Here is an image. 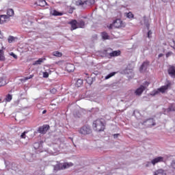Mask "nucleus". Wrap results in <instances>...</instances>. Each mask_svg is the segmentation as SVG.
<instances>
[{
  "label": "nucleus",
  "instance_id": "412c9836",
  "mask_svg": "<svg viewBox=\"0 0 175 175\" xmlns=\"http://www.w3.org/2000/svg\"><path fill=\"white\" fill-rule=\"evenodd\" d=\"M37 5H38V6H42V7H43V6H46V5H47V3L46 2L45 0H38V1H37Z\"/></svg>",
  "mask_w": 175,
  "mask_h": 175
},
{
  "label": "nucleus",
  "instance_id": "a19ab883",
  "mask_svg": "<svg viewBox=\"0 0 175 175\" xmlns=\"http://www.w3.org/2000/svg\"><path fill=\"white\" fill-rule=\"evenodd\" d=\"M27 79V77H24V78H22L21 79V81H22V83H25V81H27V80L28 79Z\"/></svg>",
  "mask_w": 175,
  "mask_h": 175
},
{
  "label": "nucleus",
  "instance_id": "39448f33",
  "mask_svg": "<svg viewBox=\"0 0 175 175\" xmlns=\"http://www.w3.org/2000/svg\"><path fill=\"white\" fill-rule=\"evenodd\" d=\"M161 162H165V157H155V158L152 159L150 161V163H152V165L153 166H155V165H157V163H161Z\"/></svg>",
  "mask_w": 175,
  "mask_h": 175
},
{
  "label": "nucleus",
  "instance_id": "3c124183",
  "mask_svg": "<svg viewBox=\"0 0 175 175\" xmlns=\"http://www.w3.org/2000/svg\"><path fill=\"white\" fill-rule=\"evenodd\" d=\"M162 56V54H159V57H161Z\"/></svg>",
  "mask_w": 175,
  "mask_h": 175
},
{
  "label": "nucleus",
  "instance_id": "4be33fe9",
  "mask_svg": "<svg viewBox=\"0 0 175 175\" xmlns=\"http://www.w3.org/2000/svg\"><path fill=\"white\" fill-rule=\"evenodd\" d=\"M52 55L53 57H57L58 58H60V57H62V53L58 51H55L52 53Z\"/></svg>",
  "mask_w": 175,
  "mask_h": 175
},
{
  "label": "nucleus",
  "instance_id": "6e6552de",
  "mask_svg": "<svg viewBox=\"0 0 175 175\" xmlns=\"http://www.w3.org/2000/svg\"><path fill=\"white\" fill-rule=\"evenodd\" d=\"M49 128H50V126L47 124L43 125L42 126H40L38 128V132H39V133H42V135H44V133L47 132V130Z\"/></svg>",
  "mask_w": 175,
  "mask_h": 175
},
{
  "label": "nucleus",
  "instance_id": "72a5a7b5",
  "mask_svg": "<svg viewBox=\"0 0 175 175\" xmlns=\"http://www.w3.org/2000/svg\"><path fill=\"white\" fill-rule=\"evenodd\" d=\"M86 82L88 83V84H90V85H91V84H92V78L88 77L86 79Z\"/></svg>",
  "mask_w": 175,
  "mask_h": 175
},
{
  "label": "nucleus",
  "instance_id": "a878e982",
  "mask_svg": "<svg viewBox=\"0 0 175 175\" xmlns=\"http://www.w3.org/2000/svg\"><path fill=\"white\" fill-rule=\"evenodd\" d=\"M42 64H43V59H39L38 60L34 62L33 65H42Z\"/></svg>",
  "mask_w": 175,
  "mask_h": 175
},
{
  "label": "nucleus",
  "instance_id": "1a4fd4ad",
  "mask_svg": "<svg viewBox=\"0 0 175 175\" xmlns=\"http://www.w3.org/2000/svg\"><path fill=\"white\" fill-rule=\"evenodd\" d=\"M171 85L172 83L170 81H167V83L165 85L161 86L160 88H159L158 91L163 94L165 91H166V90H168Z\"/></svg>",
  "mask_w": 175,
  "mask_h": 175
},
{
  "label": "nucleus",
  "instance_id": "37998d69",
  "mask_svg": "<svg viewBox=\"0 0 175 175\" xmlns=\"http://www.w3.org/2000/svg\"><path fill=\"white\" fill-rule=\"evenodd\" d=\"M57 152H58V149H54V151H52L53 155H57Z\"/></svg>",
  "mask_w": 175,
  "mask_h": 175
},
{
  "label": "nucleus",
  "instance_id": "c9c22d12",
  "mask_svg": "<svg viewBox=\"0 0 175 175\" xmlns=\"http://www.w3.org/2000/svg\"><path fill=\"white\" fill-rule=\"evenodd\" d=\"M170 167L175 170V160H172L170 164Z\"/></svg>",
  "mask_w": 175,
  "mask_h": 175
},
{
  "label": "nucleus",
  "instance_id": "4c0bfd02",
  "mask_svg": "<svg viewBox=\"0 0 175 175\" xmlns=\"http://www.w3.org/2000/svg\"><path fill=\"white\" fill-rule=\"evenodd\" d=\"M43 77H44V79H47V77H49V72H43Z\"/></svg>",
  "mask_w": 175,
  "mask_h": 175
},
{
  "label": "nucleus",
  "instance_id": "bb28decb",
  "mask_svg": "<svg viewBox=\"0 0 175 175\" xmlns=\"http://www.w3.org/2000/svg\"><path fill=\"white\" fill-rule=\"evenodd\" d=\"M40 147H42V144H40V143L39 142L34 143L33 148H35V150H38V148H40Z\"/></svg>",
  "mask_w": 175,
  "mask_h": 175
},
{
  "label": "nucleus",
  "instance_id": "5fc2aeb1",
  "mask_svg": "<svg viewBox=\"0 0 175 175\" xmlns=\"http://www.w3.org/2000/svg\"><path fill=\"white\" fill-rule=\"evenodd\" d=\"M147 27H148V25Z\"/></svg>",
  "mask_w": 175,
  "mask_h": 175
},
{
  "label": "nucleus",
  "instance_id": "c03bdc74",
  "mask_svg": "<svg viewBox=\"0 0 175 175\" xmlns=\"http://www.w3.org/2000/svg\"><path fill=\"white\" fill-rule=\"evenodd\" d=\"M32 77H33V75H31L29 77H26V80H29L31 79H32Z\"/></svg>",
  "mask_w": 175,
  "mask_h": 175
},
{
  "label": "nucleus",
  "instance_id": "9b49d317",
  "mask_svg": "<svg viewBox=\"0 0 175 175\" xmlns=\"http://www.w3.org/2000/svg\"><path fill=\"white\" fill-rule=\"evenodd\" d=\"M168 75L171 76L173 79L175 77V66H170L168 68Z\"/></svg>",
  "mask_w": 175,
  "mask_h": 175
},
{
  "label": "nucleus",
  "instance_id": "6ab92c4d",
  "mask_svg": "<svg viewBox=\"0 0 175 175\" xmlns=\"http://www.w3.org/2000/svg\"><path fill=\"white\" fill-rule=\"evenodd\" d=\"M121 54V51H113L109 53V57H118Z\"/></svg>",
  "mask_w": 175,
  "mask_h": 175
},
{
  "label": "nucleus",
  "instance_id": "393cba45",
  "mask_svg": "<svg viewBox=\"0 0 175 175\" xmlns=\"http://www.w3.org/2000/svg\"><path fill=\"white\" fill-rule=\"evenodd\" d=\"M101 36H102L103 39H104V40L109 39V34H107V33H106V32H103L101 33Z\"/></svg>",
  "mask_w": 175,
  "mask_h": 175
},
{
  "label": "nucleus",
  "instance_id": "09e8293b",
  "mask_svg": "<svg viewBox=\"0 0 175 175\" xmlns=\"http://www.w3.org/2000/svg\"><path fill=\"white\" fill-rule=\"evenodd\" d=\"M113 27H114L113 25H110L108 28L109 29H111L113 28Z\"/></svg>",
  "mask_w": 175,
  "mask_h": 175
},
{
  "label": "nucleus",
  "instance_id": "dca6fc26",
  "mask_svg": "<svg viewBox=\"0 0 175 175\" xmlns=\"http://www.w3.org/2000/svg\"><path fill=\"white\" fill-rule=\"evenodd\" d=\"M66 70L69 72H75V65L70 63L67 64L66 66Z\"/></svg>",
  "mask_w": 175,
  "mask_h": 175
},
{
  "label": "nucleus",
  "instance_id": "79ce46f5",
  "mask_svg": "<svg viewBox=\"0 0 175 175\" xmlns=\"http://www.w3.org/2000/svg\"><path fill=\"white\" fill-rule=\"evenodd\" d=\"M56 92H57V89L53 88L52 90H51V94H55Z\"/></svg>",
  "mask_w": 175,
  "mask_h": 175
},
{
  "label": "nucleus",
  "instance_id": "4468645a",
  "mask_svg": "<svg viewBox=\"0 0 175 175\" xmlns=\"http://www.w3.org/2000/svg\"><path fill=\"white\" fill-rule=\"evenodd\" d=\"M153 175H166V171L161 168L153 172Z\"/></svg>",
  "mask_w": 175,
  "mask_h": 175
},
{
  "label": "nucleus",
  "instance_id": "7ed1b4c3",
  "mask_svg": "<svg viewBox=\"0 0 175 175\" xmlns=\"http://www.w3.org/2000/svg\"><path fill=\"white\" fill-rule=\"evenodd\" d=\"M93 127L97 132H100L105 130V123L100 120H97L93 122Z\"/></svg>",
  "mask_w": 175,
  "mask_h": 175
},
{
  "label": "nucleus",
  "instance_id": "ea45409f",
  "mask_svg": "<svg viewBox=\"0 0 175 175\" xmlns=\"http://www.w3.org/2000/svg\"><path fill=\"white\" fill-rule=\"evenodd\" d=\"M151 35H152V32L151 31V30H149L148 32V38H151Z\"/></svg>",
  "mask_w": 175,
  "mask_h": 175
},
{
  "label": "nucleus",
  "instance_id": "f3484780",
  "mask_svg": "<svg viewBox=\"0 0 175 175\" xmlns=\"http://www.w3.org/2000/svg\"><path fill=\"white\" fill-rule=\"evenodd\" d=\"M9 18V16H7L5 14L0 15V24H4Z\"/></svg>",
  "mask_w": 175,
  "mask_h": 175
},
{
  "label": "nucleus",
  "instance_id": "0eeeda50",
  "mask_svg": "<svg viewBox=\"0 0 175 175\" xmlns=\"http://www.w3.org/2000/svg\"><path fill=\"white\" fill-rule=\"evenodd\" d=\"M113 26L115 27V28H121L122 27H125V24L122 23V21H121V19H116L113 23Z\"/></svg>",
  "mask_w": 175,
  "mask_h": 175
},
{
  "label": "nucleus",
  "instance_id": "a18cd8bd",
  "mask_svg": "<svg viewBox=\"0 0 175 175\" xmlns=\"http://www.w3.org/2000/svg\"><path fill=\"white\" fill-rule=\"evenodd\" d=\"M170 55H172V52H169L166 54V57H170Z\"/></svg>",
  "mask_w": 175,
  "mask_h": 175
},
{
  "label": "nucleus",
  "instance_id": "cd10ccee",
  "mask_svg": "<svg viewBox=\"0 0 175 175\" xmlns=\"http://www.w3.org/2000/svg\"><path fill=\"white\" fill-rule=\"evenodd\" d=\"M115 75H116V72H111L110 74H109L105 77V79L109 80V79H110L111 77H113V76H114Z\"/></svg>",
  "mask_w": 175,
  "mask_h": 175
},
{
  "label": "nucleus",
  "instance_id": "58836bf2",
  "mask_svg": "<svg viewBox=\"0 0 175 175\" xmlns=\"http://www.w3.org/2000/svg\"><path fill=\"white\" fill-rule=\"evenodd\" d=\"M10 55L13 57L15 59H17V55L14 54V53L12 52Z\"/></svg>",
  "mask_w": 175,
  "mask_h": 175
},
{
  "label": "nucleus",
  "instance_id": "8fccbe9b",
  "mask_svg": "<svg viewBox=\"0 0 175 175\" xmlns=\"http://www.w3.org/2000/svg\"><path fill=\"white\" fill-rule=\"evenodd\" d=\"M46 113H47V111H46V110H44V111H42V114H46Z\"/></svg>",
  "mask_w": 175,
  "mask_h": 175
},
{
  "label": "nucleus",
  "instance_id": "de8ad7c7",
  "mask_svg": "<svg viewBox=\"0 0 175 175\" xmlns=\"http://www.w3.org/2000/svg\"><path fill=\"white\" fill-rule=\"evenodd\" d=\"M152 165L151 162H148L146 165V167H148V166H150V165Z\"/></svg>",
  "mask_w": 175,
  "mask_h": 175
},
{
  "label": "nucleus",
  "instance_id": "f704fd0d",
  "mask_svg": "<svg viewBox=\"0 0 175 175\" xmlns=\"http://www.w3.org/2000/svg\"><path fill=\"white\" fill-rule=\"evenodd\" d=\"M126 17L128 18H133V14H132V12H129L126 14Z\"/></svg>",
  "mask_w": 175,
  "mask_h": 175
},
{
  "label": "nucleus",
  "instance_id": "ddd939ff",
  "mask_svg": "<svg viewBox=\"0 0 175 175\" xmlns=\"http://www.w3.org/2000/svg\"><path fill=\"white\" fill-rule=\"evenodd\" d=\"M71 25V31H73L75 29H77L79 28L77 25V21L76 20H72L70 23H68Z\"/></svg>",
  "mask_w": 175,
  "mask_h": 175
},
{
  "label": "nucleus",
  "instance_id": "2f4dec72",
  "mask_svg": "<svg viewBox=\"0 0 175 175\" xmlns=\"http://www.w3.org/2000/svg\"><path fill=\"white\" fill-rule=\"evenodd\" d=\"M27 133L28 131H25L21 135V139H27Z\"/></svg>",
  "mask_w": 175,
  "mask_h": 175
},
{
  "label": "nucleus",
  "instance_id": "423d86ee",
  "mask_svg": "<svg viewBox=\"0 0 175 175\" xmlns=\"http://www.w3.org/2000/svg\"><path fill=\"white\" fill-rule=\"evenodd\" d=\"M142 124L148 127L155 126V121L154 119L150 118L144 121Z\"/></svg>",
  "mask_w": 175,
  "mask_h": 175
},
{
  "label": "nucleus",
  "instance_id": "aec40b11",
  "mask_svg": "<svg viewBox=\"0 0 175 175\" xmlns=\"http://www.w3.org/2000/svg\"><path fill=\"white\" fill-rule=\"evenodd\" d=\"M78 28H85V22L83 20H80L77 21Z\"/></svg>",
  "mask_w": 175,
  "mask_h": 175
},
{
  "label": "nucleus",
  "instance_id": "49530a36",
  "mask_svg": "<svg viewBox=\"0 0 175 175\" xmlns=\"http://www.w3.org/2000/svg\"><path fill=\"white\" fill-rule=\"evenodd\" d=\"M119 135H120V134H114V135H113L114 139H117V137H118Z\"/></svg>",
  "mask_w": 175,
  "mask_h": 175
},
{
  "label": "nucleus",
  "instance_id": "f03ea898",
  "mask_svg": "<svg viewBox=\"0 0 175 175\" xmlns=\"http://www.w3.org/2000/svg\"><path fill=\"white\" fill-rule=\"evenodd\" d=\"M95 3V0H87L83 1V0H77L76 1L77 6H81V8H87V6H91Z\"/></svg>",
  "mask_w": 175,
  "mask_h": 175
},
{
  "label": "nucleus",
  "instance_id": "e433bc0d",
  "mask_svg": "<svg viewBox=\"0 0 175 175\" xmlns=\"http://www.w3.org/2000/svg\"><path fill=\"white\" fill-rule=\"evenodd\" d=\"M144 85V87H145V90H146L147 88V87H148V85H150V83L148 81H145L144 83V85Z\"/></svg>",
  "mask_w": 175,
  "mask_h": 175
},
{
  "label": "nucleus",
  "instance_id": "f257e3e1",
  "mask_svg": "<svg viewBox=\"0 0 175 175\" xmlns=\"http://www.w3.org/2000/svg\"><path fill=\"white\" fill-rule=\"evenodd\" d=\"M73 166V163H58L56 165H54L53 170L54 172H58V170H64V169H68V167H70Z\"/></svg>",
  "mask_w": 175,
  "mask_h": 175
},
{
  "label": "nucleus",
  "instance_id": "b1692460",
  "mask_svg": "<svg viewBox=\"0 0 175 175\" xmlns=\"http://www.w3.org/2000/svg\"><path fill=\"white\" fill-rule=\"evenodd\" d=\"M167 111H175V105L173 104L170 105L167 108Z\"/></svg>",
  "mask_w": 175,
  "mask_h": 175
},
{
  "label": "nucleus",
  "instance_id": "7c9ffc66",
  "mask_svg": "<svg viewBox=\"0 0 175 175\" xmlns=\"http://www.w3.org/2000/svg\"><path fill=\"white\" fill-rule=\"evenodd\" d=\"M16 41V38H14V36H10L8 38V42L9 43H13V42Z\"/></svg>",
  "mask_w": 175,
  "mask_h": 175
},
{
  "label": "nucleus",
  "instance_id": "2eb2a0df",
  "mask_svg": "<svg viewBox=\"0 0 175 175\" xmlns=\"http://www.w3.org/2000/svg\"><path fill=\"white\" fill-rule=\"evenodd\" d=\"M8 81L6 79V77H0V87H3V85H6Z\"/></svg>",
  "mask_w": 175,
  "mask_h": 175
},
{
  "label": "nucleus",
  "instance_id": "c756f323",
  "mask_svg": "<svg viewBox=\"0 0 175 175\" xmlns=\"http://www.w3.org/2000/svg\"><path fill=\"white\" fill-rule=\"evenodd\" d=\"M13 99L12 94H8L5 97V102H10Z\"/></svg>",
  "mask_w": 175,
  "mask_h": 175
},
{
  "label": "nucleus",
  "instance_id": "20e7f679",
  "mask_svg": "<svg viewBox=\"0 0 175 175\" xmlns=\"http://www.w3.org/2000/svg\"><path fill=\"white\" fill-rule=\"evenodd\" d=\"M79 133L82 136H86V135H90L92 133V130H91V127L89 126H83L79 129Z\"/></svg>",
  "mask_w": 175,
  "mask_h": 175
},
{
  "label": "nucleus",
  "instance_id": "864d4df0",
  "mask_svg": "<svg viewBox=\"0 0 175 175\" xmlns=\"http://www.w3.org/2000/svg\"><path fill=\"white\" fill-rule=\"evenodd\" d=\"M156 94H158V92H156Z\"/></svg>",
  "mask_w": 175,
  "mask_h": 175
},
{
  "label": "nucleus",
  "instance_id": "9d476101",
  "mask_svg": "<svg viewBox=\"0 0 175 175\" xmlns=\"http://www.w3.org/2000/svg\"><path fill=\"white\" fill-rule=\"evenodd\" d=\"M150 65V62L146 61L144 62L142 65L139 68V71L141 72H146L147 70V68H148V66Z\"/></svg>",
  "mask_w": 175,
  "mask_h": 175
},
{
  "label": "nucleus",
  "instance_id": "f8f14e48",
  "mask_svg": "<svg viewBox=\"0 0 175 175\" xmlns=\"http://www.w3.org/2000/svg\"><path fill=\"white\" fill-rule=\"evenodd\" d=\"M146 90V87L144 85H140L139 88H138L135 92V95H137L138 96H140L142 94H143V92Z\"/></svg>",
  "mask_w": 175,
  "mask_h": 175
},
{
  "label": "nucleus",
  "instance_id": "473e14b6",
  "mask_svg": "<svg viewBox=\"0 0 175 175\" xmlns=\"http://www.w3.org/2000/svg\"><path fill=\"white\" fill-rule=\"evenodd\" d=\"M83 85V80L81 79H78L77 81V87H81Z\"/></svg>",
  "mask_w": 175,
  "mask_h": 175
},
{
  "label": "nucleus",
  "instance_id": "c85d7f7f",
  "mask_svg": "<svg viewBox=\"0 0 175 175\" xmlns=\"http://www.w3.org/2000/svg\"><path fill=\"white\" fill-rule=\"evenodd\" d=\"M5 60V55H3V51L0 49V61Z\"/></svg>",
  "mask_w": 175,
  "mask_h": 175
},
{
  "label": "nucleus",
  "instance_id": "a211bd4d",
  "mask_svg": "<svg viewBox=\"0 0 175 175\" xmlns=\"http://www.w3.org/2000/svg\"><path fill=\"white\" fill-rule=\"evenodd\" d=\"M9 18H10V17H13V16H14V10H13V9L10 8L7 10V15H6Z\"/></svg>",
  "mask_w": 175,
  "mask_h": 175
},
{
  "label": "nucleus",
  "instance_id": "5701e85b",
  "mask_svg": "<svg viewBox=\"0 0 175 175\" xmlns=\"http://www.w3.org/2000/svg\"><path fill=\"white\" fill-rule=\"evenodd\" d=\"M51 13L52 16H62V13L58 12L57 10H53Z\"/></svg>",
  "mask_w": 175,
  "mask_h": 175
},
{
  "label": "nucleus",
  "instance_id": "603ef678",
  "mask_svg": "<svg viewBox=\"0 0 175 175\" xmlns=\"http://www.w3.org/2000/svg\"><path fill=\"white\" fill-rule=\"evenodd\" d=\"M172 42H173L174 44V40H172Z\"/></svg>",
  "mask_w": 175,
  "mask_h": 175
}]
</instances>
